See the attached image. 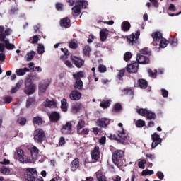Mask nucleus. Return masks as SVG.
Wrapping results in <instances>:
<instances>
[{
  "mask_svg": "<svg viewBox=\"0 0 181 181\" xmlns=\"http://www.w3.org/2000/svg\"><path fill=\"white\" fill-rule=\"evenodd\" d=\"M118 127H119L122 130H117L116 134H110L109 138L110 139L117 141V142L120 144H124L125 141L128 139V134L125 132V129H124V124H122V123H119Z\"/></svg>",
  "mask_w": 181,
  "mask_h": 181,
  "instance_id": "obj_1",
  "label": "nucleus"
},
{
  "mask_svg": "<svg viewBox=\"0 0 181 181\" xmlns=\"http://www.w3.org/2000/svg\"><path fill=\"white\" fill-rule=\"evenodd\" d=\"M124 157L125 151L122 150H115L112 153V160L117 168L121 166V163H122V160H124Z\"/></svg>",
  "mask_w": 181,
  "mask_h": 181,
  "instance_id": "obj_2",
  "label": "nucleus"
},
{
  "mask_svg": "<svg viewBox=\"0 0 181 181\" xmlns=\"http://www.w3.org/2000/svg\"><path fill=\"white\" fill-rule=\"evenodd\" d=\"M36 91V84L33 83L32 78L28 77L25 81L24 93L27 95H32Z\"/></svg>",
  "mask_w": 181,
  "mask_h": 181,
  "instance_id": "obj_3",
  "label": "nucleus"
},
{
  "mask_svg": "<svg viewBox=\"0 0 181 181\" xmlns=\"http://www.w3.org/2000/svg\"><path fill=\"white\" fill-rule=\"evenodd\" d=\"M24 179L26 181H36L37 170L36 168H25Z\"/></svg>",
  "mask_w": 181,
  "mask_h": 181,
  "instance_id": "obj_4",
  "label": "nucleus"
},
{
  "mask_svg": "<svg viewBox=\"0 0 181 181\" xmlns=\"http://www.w3.org/2000/svg\"><path fill=\"white\" fill-rule=\"evenodd\" d=\"M73 77L76 80L74 86L75 90H83L84 83H83V81L81 80V78H83V77H84V73L81 71L74 74Z\"/></svg>",
  "mask_w": 181,
  "mask_h": 181,
  "instance_id": "obj_5",
  "label": "nucleus"
},
{
  "mask_svg": "<svg viewBox=\"0 0 181 181\" xmlns=\"http://www.w3.org/2000/svg\"><path fill=\"white\" fill-rule=\"evenodd\" d=\"M33 136L35 142H37V144H42L46 138L45 130L42 129H37L35 131H34Z\"/></svg>",
  "mask_w": 181,
  "mask_h": 181,
  "instance_id": "obj_6",
  "label": "nucleus"
},
{
  "mask_svg": "<svg viewBox=\"0 0 181 181\" xmlns=\"http://www.w3.org/2000/svg\"><path fill=\"white\" fill-rule=\"evenodd\" d=\"M87 5H88V3H87V1H86L85 0H78V4L75 5L72 8V11H74V13L79 15L80 13H81V7L86 9L87 8Z\"/></svg>",
  "mask_w": 181,
  "mask_h": 181,
  "instance_id": "obj_7",
  "label": "nucleus"
},
{
  "mask_svg": "<svg viewBox=\"0 0 181 181\" xmlns=\"http://www.w3.org/2000/svg\"><path fill=\"white\" fill-rule=\"evenodd\" d=\"M17 156L18 160L23 163H30V158H28V156L25 155V152L22 149L17 150Z\"/></svg>",
  "mask_w": 181,
  "mask_h": 181,
  "instance_id": "obj_8",
  "label": "nucleus"
},
{
  "mask_svg": "<svg viewBox=\"0 0 181 181\" xmlns=\"http://www.w3.org/2000/svg\"><path fill=\"white\" fill-rule=\"evenodd\" d=\"M151 139L153 141L151 145V148L153 149H155V148H156L159 144H162V138H160V136H159V134H158L156 132L151 134Z\"/></svg>",
  "mask_w": 181,
  "mask_h": 181,
  "instance_id": "obj_9",
  "label": "nucleus"
},
{
  "mask_svg": "<svg viewBox=\"0 0 181 181\" xmlns=\"http://www.w3.org/2000/svg\"><path fill=\"white\" fill-rule=\"evenodd\" d=\"M73 131V124L70 122H67L61 129V132L63 135H70Z\"/></svg>",
  "mask_w": 181,
  "mask_h": 181,
  "instance_id": "obj_10",
  "label": "nucleus"
},
{
  "mask_svg": "<svg viewBox=\"0 0 181 181\" xmlns=\"http://www.w3.org/2000/svg\"><path fill=\"white\" fill-rule=\"evenodd\" d=\"M139 69V64L138 62H134L132 64H129L127 66L126 70L127 73H138V70Z\"/></svg>",
  "mask_w": 181,
  "mask_h": 181,
  "instance_id": "obj_11",
  "label": "nucleus"
},
{
  "mask_svg": "<svg viewBox=\"0 0 181 181\" xmlns=\"http://www.w3.org/2000/svg\"><path fill=\"white\" fill-rule=\"evenodd\" d=\"M81 93L77 90H73L69 94V98L71 101H78L81 100Z\"/></svg>",
  "mask_w": 181,
  "mask_h": 181,
  "instance_id": "obj_12",
  "label": "nucleus"
},
{
  "mask_svg": "<svg viewBox=\"0 0 181 181\" xmlns=\"http://www.w3.org/2000/svg\"><path fill=\"white\" fill-rule=\"evenodd\" d=\"M136 60L138 64H149V57L142 55L141 53L137 54Z\"/></svg>",
  "mask_w": 181,
  "mask_h": 181,
  "instance_id": "obj_13",
  "label": "nucleus"
},
{
  "mask_svg": "<svg viewBox=\"0 0 181 181\" xmlns=\"http://www.w3.org/2000/svg\"><path fill=\"white\" fill-rule=\"evenodd\" d=\"M110 122H111V119L107 118H101L97 120L96 125L100 128H107Z\"/></svg>",
  "mask_w": 181,
  "mask_h": 181,
  "instance_id": "obj_14",
  "label": "nucleus"
},
{
  "mask_svg": "<svg viewBox=\"0 0 181 181\" xmlns=\"http://www.w3.org/2000/svg\"><path fill=\"white\" fill-rule=\"evenodd\" d=\"M140 35H141V32L136 31L135 35L132 34L129 35L127 37V40H129V43H132V45H135L136 44V42H138Z\"/></svg>",
  "mask_w": 181,
  "mask_h": 181,
  "instance_id": "obj_15",
  "label": "nucleus"
},
{
  "mask_svg": "<svg viewBox=\"0 0 181 181\" xmlns=\"http://www.w3.org/2000/svg\"><path fill=\"white\" fill-rule=\"evenodd\" d=\"M71 59L72 60L74 64L78 67V69H81V67L84 66V60L78 57L71 56Z\"/></svg>",
  "mask_w": 181,
  "mask_h": 181,
  "instance_id": "obj_16",
  "label": "nucleus"
},
{
  "mask_svg": "<svg viewBox=\"0 0 181 181\" xmlns=\"http://www.w3.org/2000/svg\"><path fill=\"white\" fill-rule=\"evenodd\" d=\"M49 85L50 82H49V81H42L38 84L39 91H40V93H45L47 90Z\"/></svg>",
  "mask_w": 181,
  "mask_h": 181,
  "instance_id": "obj_17",
  "label": "nucleus"
},
{
  "mask_svg": "<svg viewBox=\"0 0 181 181\" xmlns=\"http://www.w3.org/2000/svg\"><path fill=\"white\" fill-rule=\"evenodd\" d=\"M91 158L93 160H98L100 159V146H95L91 152Z\"/></svg>",
  "mask_w": 181,
  "mask_h": 181,
  "instance_id": "obj_18",
  "label": "nucleus"
},
{
  "mask_svg": "<svg viewBox=\"0 0 181 181\" xmlns=\"http://www.w3.org/2000/svg\"><path fill=\"white\" fill-rule=\"evenodd\" d=\"M151 37L153 40V42L158 45V43H159V41L163 39V36L162 33H160L159 31H156L151 34Z\"/></svg>",
  "mask_w": 181,
  "mask_h": 181,
  "instance_id": "obj_19",
  "label": "nucleus"
},
{
  "mask_svg": "<svg viewBox=\"0 0 181 181\" xmlns=\"http://www.w3.org/2000/svg\"><path fill=\"white\" fill-rule=\"evenodd\" d=\"M80 167V161L78 158L73 160V161L71 163V170L72 172H76L77 169Z\"/></svg>",
  "mask_w": 181,
  "mask_h": 181,
  "instance_id": "obj_20",
  "label": "nucleus"
},
{
  "mask_svg": "<svg viewBox=\"0 0 181 181\" xmlns=\"http://www.w3.org/2000/svg\"><path fill=\"white\" fill-rule=\"evenodd\" d=\"M51 122H57L60 119V115L57 112H53L49 115Z\"/></svg>",
  "mask_w": 181,
  "mask_h": 181,
  "instance_id": "obj_21",
  "label": "nucleus"
},
{
  "mask_svg": "<svg viewBox=\"0 0 181 181\" xmlns=\"http://www.w3.org/2000/svg\"><path fill=\"white\" fill-rule=\"evenodd\" d=\"M70 19L69 18H64L60 21V25L62 28H70L71 24H70Z\"/></svg>",
  "mask_w": 181,
  "mask_h": 181,
  "instance_id": "obj_22",
  "label": "nucleus"
},
{
  "mask_svg": "<svg viewBox=\"0 0 181 181\" xmlns=\"http://www.w3.org/2000/svg\"><path fill=\"white\" fill-rule=\"evenodd\" d=\"M122 30L123 32H128L131 29V23L129 21H123L121 25Z\"/></svg>",
  "mask_w": 181,
  "mask_h": 181,
  "instance_id": "obj_23",
  "label": "nucleus"
},
{
  "mask_svg": "<svg viewBox=\"0 0 181 181\" xmlns=\"http://www.w3.org/2000/svg\"><path fill=\"white\" fill-rule=\"evenodd\" d=\"M11 33H12V29L6 28L0 37V42H4L6 39V36L11 35Z\"/></svg>",
  "mask_w": 181,
  "mask_h": 181,
  "instance_id": "obj_24",
  "label": "nucleus"
},
{
  "mask_svg": "<svg viewBox=\"0 0 181 181\" xmlns=\"http://www.w3.org/2000/svg\"><path fill=\"white\" fill-rule=\"evenodd\" d=\"M137 83L140 88L145 90L148 87V81H146V80L145 79H142V78L139 79L137 81Z\"/></svg>",
  "mask_w": 181,
  "mask_h": 181,
  "instance_id": "obj_25",
  "label": "nucleus"
},
{
  "mask_svg": "<svg viewBox=\"0 0 181 181\" xmlns=\"http://www.w3.org/2000/svg\"><path fill=\"white\" fill-rule=\"evenodd\" d=\"M100 40L101 42H105L108 36V30H103L100 32Z\"/></svg>",
  "mask_w": 181,
  "mask_h": 181,
  "instance_id": "obj_26",
  "label": "nucleus"
},
{
  "mask_svg": "<svg viewBox=\"0 0 181 181\" xmlns=\"http://www.w3.org/2000/svg\"><path fill=\"white\" fill-rule=\"evenodd\" d=\"M29 71H30V69L28 68H24V69H17L16 73L17 76H25V74H26V73Z\"/></svg>",
  "mask_w": 181,
  "mask_h": 181,
  "instance_id": "obj_27",
  "label": "nucleus"
},
{
  "mask_svg": "<svg viewBox=\"0 0 181 181\" xmlns=\"http://www.w3.org/2000/svg\"><path fill=\"white\" fill-rule=\"evenodd\" d=\"M146 118L148 120H152V119H156V114L155 112L151 111V110H147L146 113Z\"/></svg>",
  "mask_w": 181,
  "mask_h": 181,
  "instance_id": "obj_28",
  "label": "nucleus"
},
{
  "mask_svg": "<svg viewBox=\"0 0 181 181\" xmlns=\"http://www.w3.org/2000/svg\"><path fill=\"white\" fill-rule=\"evenodd\" d=\"M2 42H4L5 47L7 49V50H13L15 45L12 43H10L9 40H4Z\"/></svg>",
  "mask_w": 181,
  "mask_h": 181,
  "instance_id": "obj_29",
  "label": "nucleus"
},
{
  "mask_svg": "<svg viewBox=\"0 0 181 181\" xmlns=\"http://www.w3.org/2000/svg\"><path fill=\"white\" fill-rule=\"evenodd\" d=\"M81 108H83V104L80 103H76L72 106V110L74 112H78Z\"/></svg>",
  "mask_w": 181,
  "mask_h": 181,
  "instance_id": "obj_30",
  "label": "nucleus"
},
{
  "mask_svg": "<svg viewBox=\"0 0 181 181\" xmlns=\"http://www.w3.org/2000/svg\"><path fill=\"white\" fill-rule=\"evenodd\" d=\"M33 124H35V125H42L43 124V119L40 117H35L33 119Z\"/></svg>",
  "mask_w": 181,
  "mask_h": 181,
  "instance_id": "obj_31",
  "label": "nucleus"
},
{
  "mask_svg": "<svg viewBox=\"0 0 181 181\" xmlns=\"http://www.w3.org/2000/svg\"><path fill=\"white\" fill-rule=\"evenodd\" d=\"M61 108L62 111H67V100L66 98H63L61 101Z\"/></svg>",
  "mask_w": 181,
  "mask_h": 181,
  "instance_id": "obj_32",
  "label": "nucleus"
},
{
  "mask_svg": "<svg viewBox=\"0 0 181 181\" xmlns=\"http://www.w3.org/2000/svg\"><path fill=\"white\" fill-rule=\"evenodd\" d=\"M86 127V122L84 120H80L77 124V132H80V130L83 129Z\"/></svg>",
  "mask_w": 181,
  "mask_h": 181,
  "instance_id": "obj_33",
  "label": "nucleus"
},
{
  "mask_svg": "<svg viewBox=\"0 0 181 181\" xmlns=\"http://www.w3.org/2000/svg\"><path fill=\"white\" fill-rule=\"evenodd\" d=\"M122 93H124L125 95H134V89L131 88H124L122 90Z\"/></svg>",
  "mask_w": 181,
  "mask_h": 181,
  "instance_id": "obj_34",
  "label": "nucleus"
},
{
  "mask_svg": "<svg viewBox=\"0 0 181 181\" xmlns=\"http://www.w3.org/2000/svg\"><path fill=\"white\" fill-rule=\"evenodd\" d=\"M136 112L139 115H141V117H145L148 112V109H144V108H140V109H136Z\"/></svg>",
  "mask_w": 181,
  "mask_h": 181,
  "instance_id": "obj_35",
  "label": "nucleus"
},
{
  "mask_svg": "<svg viewBox=\"0 0 181 181\" xmlns=\"http://www.w3.org/2000/svg\"><path fill=\"white\" fill-rule=\"evenodd\" d=\"M168 43H169V41H168V40H166L165 38H162L159 43V46H160V47L165 49V47H166V46H168Z\"/></svg>",
  "mask_w": 181,
  "mask_h": 181,
  "instance_id": "obj_36",
  "label": "nucleus"
},
{
  "mask_svg": "<svg viewBox=\"0 0 181 181\" xmlns=\"http://www.w3.org/2000/svg\"><path fill=\"white\" fill-rule=\"evenodd\" d=\"M26 56V61L30 62V60L33 59V57H35V51H30V52H28Z\"/></svg>",
  "mask_w": 181,
  "mask_h": 181,
  "instance_id": "obj_37",
  "label": "nucleus"
},
{
  "mask_svg": "<svg viewBox=\"0 0 181 181\" xmlns=\"http://www.w3.org/2000/svg\"><path fill=\"white\" fill-rule=\"evenodd\" d=\"M36 99L35 98H30L26 100V107L29 108L32 104H35Z\"/></svg>",
  "mask_w": 181,
  "mask_h": 181,
  "instance_id": "obj_38",
  "label": "nucleus"
},
{
  "mask_svg": "<svg viewBox=\"0 0 181 181\" xmlns=\"http://www.w3.org/2000/svg\"><path fill=\"white\" fill-rule=\"evenodd\" d=\"M122 110V105L120 103H116L112 109L113 112H118Z\"/></svg>",
  "mask_w": 181,
  "mask_h": 181,
  "instance_id": "obj_39",
  "label": "nucleus"
},
{
  "mask_svg": "<svg viewBox=\"0 0 181 181\" xmlns=\"http://www.w3.org/2000/svg\"><path fill=\"white\" fill-rule=\"evenodd\" d=\"M111 105L110 100H103L100 103V107L102 108H108Z\"/></svg>",
  "mask_w": 181,
  "mask_h": 181,
  "instance_id": "obj_40",
  "label": "nucleus"
},
{
  "mask_svg": "<svg viewBox=\"0 0 181 181\" xmlns=\"http://www.w3.org/2000/svg\"><path fill=\"white\" fill-rule=\"evenodd\" d=\"M168 43L173 46V47H175V46H177V38L176 37H171L168 40Z\"/></svg>",
  "mask_w": 181,
  "mask_h": 181,
  "instance_id": "obj_41",
  "label": "nucleus"
},
{
  "mask_svg": "<svg viewBox=\"0 0 181 181\" xmlns=\"http://www.w3.org/2000/svg\"><path fill=\"white\" fill-rule=\"evenodd\" d=\"M78 45L77 44V41L76 40H73L72 41L69 42V47L70 49H76Z\"/></svg>",
  "mask_w": 181,
  "mask_h": 181,
  "instance_id": "obj_42",
  "label": "nucleus"
},
{
  "mask_svg": "<svg viewBox=\"0 0 181 181\" xmlns=\"http://www.w3.org/2000/svg\"><path fill=\"white\" fill-rule=\"evenodd\" d=\"M145 121L142 119H139L136 122V127H137V128H142L143 127H145Z\"/></svg>",
  "mask_w": 181,
  "mask_h": 181,
  "instance_id": "obj_43",
  "label": "nucleus"
},
{
  "mask_svg": "<svg viewBox=\"0 0 181 181\" xmlns=\"http://www.w3.org/2000/svg\"><path fill=\"white\" fill-rule=\"evenodd\" d=\"M31 156H37V154L39 153V149H37V147L33 146L30 150Z\"/></svg>",
  "mask_w": 181,
  "mask_h": 181,
  "instance_id": "obj_44",
  "label": "nucleus"
},
{
  "mask_svg": "<svg viewBox=\"0 0 181 181\" xmlns=\"http://www.w3.org/2000/svg\"><path fill=\"white\" fill-rule=\"evenodd\" d=\"M131 57H132V54L130 52H127L124 54V60L125 62H129V60H131Z\"/></svg>",
  "mask_w": 181,
  "mask_h": 181,
  "instance_id": "obj_45",
  "label": "nucleus"
},
{
  "mask_svg": "<svg viewBox=\"0 0 181 181\" xmlns=\"http://www.w3.org/2000/svg\"><path fill=\"white\" fill-rule=\"evenodd\" d=\"M37 53L38 54H43V53H45V46L43 45V44L38 45Z\"/></svg>",
  "mask_w": 181,
  "mask_h": 181,
  "instance_id": "obj_46",
  "label": "nucleus"
},
{
  "mask_svg": "<svg viewBox=\"0 0 181 181\" xmlns=\"http://www.w3.org/2000/svg\"><path fill=\"white\" fill-rule=\"evenodd\" d=\"M90 52H91V48L90 47V46H88V45L85 46V47L83 49L84 55L90 56Z\"/></svg>",
  "mask_w": 181,
  "mask_h": 181,
  "instance_id": "obj_47",
  "label": "nucleus"
},
{
  "mask_svg": "<svg viewBox=\"0 0 181 181\" xmlns=\"http://www.w3.org/2000/svg\"><path fill=\"white\" fill-rule=\"evenodd\" d=\"M96 177L98 181H107V178L105 177V175L101 173L97 174Z\"/></svg>",
  "mask_w": 181,
  "mask_h": 181,
  "instance_id": "obj_48",
  "label": "nucleus"
},
{
  "mask_svg": "<svg viewBox=\"0 0 181 181\" xmlns=\"http://www.w3.org/2000/svg\"><path fill=\"white\" fill-rule=\"evenodd\" d=\"M140 52L142 54H147L148 56H151V52L149 48H143Z\"/></svg>",
  "mask_w": 181,
  "mask_h": 181,
  "instance_id": "obj_49",
  "label": "nucleus"
},
{
  "mask_svg": "<svg viewBox=\"0 0 181 181\" xmlns=\"http://www.w3.org/2000/svg\"><path fill=\"white\" fill-rule=\"evenodd\" d=\"M88 132H90V129L85 128L82 131L79 130V132H77L78 135H88Z\"/></svg>",
  "mask_w": 181,
  "mask_h": 181,
  "instance_id": "obj_50",
  "label": "nucleus"
},
{
  "mask_svg": "<svg viewBox=\"0 0 181 181\" xmlns=\"http://www.w3.org/2000/svg\"><path fill=\"white\" fill-rule=\"evenodd\" d=\"M145 165H146V160L145 159H142L138 163V166L140 169H144L145 168Z\"/></svg>",
  "mask_w": 181,
  "mask_h": 181,
  "instance_id": "obj_51",
  "label": "nucleus"
},
{
  "mask_svg": "<svg viewBox=\"0 0 181 181\" xmlns=\"http://www.w3.org/2000/svg\"><path fill=\"white\" fill-rule=\"evenodd\" d=\"M54 105V101L46 99L45 100V107H53Z\"/></svg>",
  "mask_w": 181,
  "mask_h": 181,
  "instance_id": "obj_52",
  "label": "nucleus"
},
{
  "mask_svg": "<svg viewBox=\"0 0 181 181\" xmlns=\"http://www.w3.org/2000/svg\"><path fill=\"white\" fill-rule=\"evenodd\" d=\"M4 104H11V102L13 100L11 96H6L3 98Z\"/></svg>",
  "mask_w": 181,
  "mask_h": 181,
  "instance_id": "obj_53",
  "label": "nucleus"
},
{
  "mask_svg": "<svg viewBox=\"0 0 181 181\" xmlns=\"http://www.w3.org/2000/svg\"><path fill=\"white\" fill-rule=\"evenodd\" d=\"M98 71L100 73H105V71H107V67L103 64H100L98 66Z\"/></svg>",
  "mask_w": 181,
  "mask_h": 181,
  "instance_id": "obj_54",
  "label": "nucleus"
},
{
  "mask_svg": "<svg viewBox=\"0 0 181 181\" xmlns=\"http://www.w3.org/2000/svg\"><path fill=\"white\" fill-rule=\"evenodd\" d=\"M1 172L3 173V175H6V173H9L11 172V170L6 167H1Z\"/></svg>",
  "mask_w": 181,
  "mask_h": 181,
  "instance_id": "obj_55",
  "label": "nucleus"
},
{
  "mask_svg": "<svg viewBox=\"0 0 181 181\" xmlns=\"http://www.w3.org/2000/svg\"><path fill=\"white\" fill-rule=\"evenodd\" d=\"M148 71L150 77H152L153 78H156V74L158 73V71H156V72H153L151 71V69H148Z\"/></svg>",
  "mask_w": 181,
  "mask_h": 181,
  "instance_id": "obj_56",
  "label": "nucleus"
},
{
  "mask_svg": "<svg viewBox=\"0 0 181 181\" xmlns=\"http://www.w3.org/2000/svg\"><path fill=\"white\" fill-rule=\"evenodd\" d=\"M124 75H125V69L120 70L119 72V74L117 75L119 80H122V76Z\"/></svg>",
  "mask_w": 181,
  "mask_h": 181,
  "instance_id": "obj_57",
  "label": "nucleus"
},
{
  "mask_svg": "<svg viewBox=\"0 0 181 181\" xmlns=\"http://www.w3.org/2000/svg\"><path fill=\"white\" fill-rule=\"evenodd\" d=\"M162 95L164 98H168L169 97V92L165 89H161Z\"/></svg>",
  "mask_w": 181,
  "mask_h": 181,
  "instance_id": "obj_58",
  "label": "nucleus"
},
{
  "mask_svg": "<svg viewBox=\"0 0 181 181\" xmlns=\"http://www.w3.org/2000/svg\"><path fill=\"white\" fill-rule=\"evenodd\" d=\"M156 175L160 180H163V177H165V175H163V173H162V171L157 172Z\"/></svg>",
  "mask_w": 181,
  "mask_h": 181,
  "instance_id": "obj_59",
  "label": "nucleus"
},
{
  "mask_svg": "<svg viewBox=\"0 0 181 181\" xmlns=\"http://www.w3.org/2000/svg\"><path fill=\"white\" fill-rule=\"evenodd\" d=\"M66 144V139L64 136H61L59 139V146H63Z\"/></svg>",
  "mask_w": 181,
  "mask_h": 181,
  "instance_id": "obj_60",
  "label": "nucleus"
},
{
  "mask_svg": "<svg viewBox=\"0 0 181 181\" xmlns=\"http://www.w3.org/2000/svg\"><path fill=\"white\" fill-rule=\"evenodd\" d=\"M56 9L57 11H63V4H62V3H57L56 4Z\"/></svg>",
  "mask_w": 181,
  "mask_h": 181,
  "instance_id": "obj_61",
  "label": "nucleus"
},
{
  "mask_svg": "<svg viewBox=\"0 0 181 181\" xmlns=\"http://www.w3.org/2000/svg\"><path fill=\"white\" fill-rule=\"evenodd\" d=\"M18 122L20 124V125H25L26 124V119L25 118H21L20 119H18Z\"/></svg>",
  "mask_w": 181,
  "mask_h": 181,
  "instance_id": "obj_62",
  "label": "nucleus"
},
{
  "mask_svg": "<svg viewBox=\"0 0 181 181\" xmlns=\"http://www.w3.org/2000/svg\"><path fill=\"white\" fill-rule=\"evenodd\" d=\"M39 40H40L39 36L35 35L32 40L33 45H36V43H37V42H39Z\"/></svg>",
  "mask_w": 181,
  "mask_h": 181,
  "instance_id": "obj_63",
  "label": "nucleus"
},
{
  "mask_svg": "<svg viewBox=\"0 0 181 181\" xmlns=\"http://www.w3.org/2000/svg\"><path fill=\"white\" fill-rule=\"evenodd\" d=\"M99 142L101 144V145H104L105 142H107V137H105V136H102L100 139Z\"/></svg>",
  "mask_w": 181,
  "mask_h": 181,
  "instance_id": "obj_64",
  "label": "nucleus"
}]
</instances>
